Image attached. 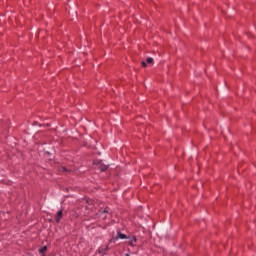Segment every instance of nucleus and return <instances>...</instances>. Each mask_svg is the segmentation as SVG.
<instances>
[{
	"instance_id": "nucleus-3",
	"label": "nucleus",
	"mask_w": 256,
	"mask_h": 256,
	"mask_svg": "<svg viewBox=\"0 0 256 256\" xmlns=\"http://www.w3.org/2000/svg\"><path fill=\"white\" fill-rule=\"evenodd\" d=\"M61 219H63V210L58 211L55 216L56 223H59V221H61Z\"/></svg>"
},
{
	"instance_id": "nucleus-1",
	"label": "nucleus",
	"mask_w": 256,
	"mask_h": 256,
	"mask_svg": "<svg viewBox=\"0 0 256 256\" xmlns=\"http://www.w3.org/2000/svg\"><path fill=\"white\" fill-rule=\"evenodd\" d=\"M110 212H111V209H109V207H106L104 210H100L99 211L100 218H102L103 220L107 219V215H109Z\"/></svg>"
},
{
	"instance_id": "nucleus-6",
	"label": "nucleus",
	"mask_w": 256,
	"mask_h": 256,
	"mask_svg": "<svg viewBox=\"0 0 256 256\" xmlns=\"http://www.w3.org/2000/svg\"><path fill=\"white\" fill-rule=\"evenodd\" d=\"M117 239H127V235L121 233V232H118V237Z\"/></svg>"
},
{
	"instance_id": "nucleus-8",
	"label": "nucleus",
	"mask_w": 256,
	"mask_h": 256,
	"mask_svg": "<svg viewBox=\"0 0 256 256\" xmlns=\"http://www.w3.org/2000/svg\"><path fill=\"white\" fill-rule=\"evenodd\" d=\"M133 241L135 242V241H137V239L133 238V240L129 242V245H133Z\"/></svg>"
},
{
	"instance_id": "nucleus-9",
	"label": "nucleus",
	"mask_w": 256,
	"mask_h": 256,
	"mask_svg": "<svg viewBox=\"0 0 256 256\" xmlns=\"http://www.w3.org/2000/svg\"><path fill=\"white\" fill-rule=\"evenodd\" d=\"M61 171H67V168L61 167Z\"/></svg>"
},
{
	"instance_id": "nucleus-5",
	"label": "nucleus",
	"mask_w": 256,
	"mask_h": 256,
	"mask_svg": "<svg viewBox=\"0 0 256 256\" xmlns=\"http://www.w3.org/2000/svg\"><path fill=\"white\" fill-rule=\"evenodd\" d=\"M108 167H109L108 165L100 164L99 169L100 171H107Z\"/></svg>"
},
{
	"instance_id": "nucleus-2",
	"label": "nucleus",
	"mask_w": 256,
	"mask_h": 256,
	"mask_svg": "<svg viewBox=\"0 0 256 256\" xmlns=\"http://www.w3.org/2000/svg\"><path fill=\"white\" fill-rule=\"evenodd\" d=\"M153 63H155V61L153 60V58L149 57L146 59V61H142L141 65L142 67H147V65H153Z\"/></svg>"
},
{
	"instance_id": "nucleus-11",
	"label": "nucleus",
	"mask_w": 256,
	"mask_h": 256,
	"mask_svg": "<svg viewBox=\"0 0 256 256\" xmlns=\"http://www.w3.org/2000/svg\"><path fill=\"white\" fill-rule=\"evenodd\" d=\"M42 256H45V255H42Z\"/></svg>"
},
{
	"instance_id": "nucleus-4",
	"label": "nucleus",
	"mask_w": 256,
	"mask_h": 256,
	"mask_svg": "<svg viewBox=\"0 0 256 256\" xmlns=\"http://www.w3.org/2000/svg\"><path fill=\"white\" fill-rule=\"evenodd\" d=\"M106 251H109V246H101L99 249H98V253H101L102 255H105V252Z\"/></svg>"
},
{
	"instance_id": "nucleus-10",
	"label": "nucleus",
	"mask_w": 256,
	"mask_h": 256,
	"mask_svg": "<svg viewBox=\"0 0 256 256\" xmlns=\"http://www.w3.org/2000/svg\"><path fill=\"white\" fill-rule=\"evenodd\" d=\"M126 256H129V254H126Z\"/></svg>"
},
{
	"instance_id": "nucleus-7",
	"label": "nucleus",
	"mask_w": 256,
	"mask_h": 256,
	"mask_svg": "<svg viewBox=\"0 0 256 256\" xmlns=\"http://www.w3.org/2000/svg\"><path fill=\"white\" fill-rule=\"evenodd\" d=\"M39 251L41 255H45V253L47 252V246H43Z\"/></svg>"
}]
</instances>
